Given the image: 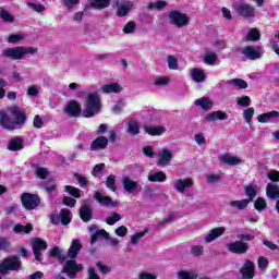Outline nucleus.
I'll list each match as a JSON object with an SVG mask.
<instances>
[{
  "label": "nucleus",
  "mask_w": 279,
  "mask_h": 279,
  "mask_svg": "<svg viewBox=\"0 0 279 279\" xmlns=\"http://www.w3.org/2000/svg\"><path fill=\"white\" fill-rule=\"evenodd\" d=\"M8 149L10 151H20L23 149V138L21 137H13L8 144Z\"/></svg>",
  "instance_id": "30"
},
{
  "label": "nucleus",
  "mask_w": 279,
  "mask_h": 279,
  "mask_svg": "<svg viewBox=\"0 0 279 279\" xmlns=\"http://www.w3.org/2000/svg\"><path fill=\"white\" fill-rule=\"evenodd\" d=\"M128 132H129V134H132L133 136L141 134V126L138 125V122L136 120L129 121Z\"/></svg>",
  "instance_id": "35"
},
{
  "label": "nucleus",
  "mask_w": 279,
  "mask_h": 279,
  "mask_svg": "<svg viewBox=\"0 0 279 279\" xmlns=\"http://www.w3.org/2000/svg\"><path fill=\"white\" fill-rule=\"evenodd\" d=\"M242 53H243V56L248 58V60H258V58H260V56H263V48L246 46L242 50Z\"/></svg>",
  "instance_id": "18"
},
{
  "label": "nucleus",
  "mask_w": 279,
  "mask_h": 279,
  "mask_svg": "<svg viewBox=\"0 0 279 279\" xmlns=\"http://www.w3.org/2000/svg\"><path fill=\"white\" fill-rule=\"evenodd\" d=\"M194 141L202 147L203 145H206V136L204 133H197L194 135Z\"/></svg>",
  "instance_id": "59"
},
{
  "label": "nucleus",
  "mask_w": 279,
  "mask_h": 279,
  "mask_svg": "<svg viewBox=\"0 0 279 279\" xmlns=\"http://www.w3.org/2000/svg\"><path fill=\"white\" fill-rule=\"evenodd\" d=\"M257 266L259 271H267V267H269V259L265 256H260L257 259Z\"/></svg>",
  "instance_id": "46"
},
{
  "label": "nucleus",
  "mask_w": 279,
  "mask_h": 279,
  "mask_svg": "<svg viewBox=\"0 0 279 279\" xmlns=\"http://www.w3.org/2000/svg\"><path fill=\"white\" fill-rule=\"evenodd\" d=\"M80 250H82V243H80V240H72L71 246L68 251V256L70 258H75L77 254H80Z\"/></svg>",
  "instance_id": "29"
},
{
  "label": "nucleus",
  "mask_w": 279,
  "mask_h": 279,
  "mask_svg": "<svg viewBox=\"0 0 279 279\" xmlns=\"http://www.w3.org/2000/svg\"><path fill=\"white\" fill-rule=\"evenodd\" d=\"M20 267L21 260H19L17 257H9L0 264V274H5V271H16Z\"/></svg>",
  "instance_id": "7"
},
{
  "label": "nucleus",
  "mask_w": 279,
  "mask_h": 279,
  "mask_svg": "<svg viewBox=\"0 0 279 279\" xmlns=\"http://www.w3.org/2000/svg\"><path fill=\"white\" fill-rule=\"evenodd\" d=\"M169 21L172 25L177 27H186L189 25V15L180 12V11H172L169 13Z\"/></svg>",
  "instance_id": "6"
},
{
  "label": "nucleus",
  "mask_w": 279,
  "mask_h": 279,
  "mask_svg": "<svg viewBox=\"0 0 279 279\" xmlns=\"http://www.w3.org/2000/svg\"><path fill=\"white\" fill-rule=\"evenodd\" d=\"M36 175H37V178H40V180H45V178H47V175H49V171H47L46 168H37Z\"/></svg>",
  "instance_id": "63"
},
{
  "label": "nucleus",
  "mask_w": 279,
  "mask_h": 279,
  "mask_svg": "<svg viewBox=\"0 0 279 279\" xmlns=\"http://www.w3.org/2000/svg\"><path fill=\"white\" fill-rule=\"evenodd\" d=\"M189 75L191 80H193L196 84H202V82H206V72L199 68H194L189 71Z\"/></svg>",
  "instance_id": "24"
},
{
  "label": "nucleus",
  "mask_w": 279,
  "mask_h": 279,
  "mask_svg": "<svg viewBox=\"0 0 279 279\" xmlns=\"http://www.w3.org/2000/svg\"><path fill=\"white\" fill-rule=\"evenodd\" d=\"M123 189L129 195H134L137 191H141V186L138 182L132 181V179L124 177L122 179Z\"/></svg>",
  "instance_id": "17"
},
{
  "label": "nucleus",
  "mask_w": 279,
  "mask_h": 279,
  "mask_svg": "<svg viewBox=\"0 0 279 279\" xmlns=\"http://www.w3.org/2000/svg\"><path fill=\"white\" fill-rule=\"evenodd\" d=\"M243 117L246 123H252V117H254V108H247L243 111Z\"/></svg>",
  "instance_id": "58"
},
{
  "label": "nucleus",
  "mask_w": 279,
  "mask_h": 279,
  "mask_svg": "<svg viewBox=\"0 0 279 279\" xmlns=\"http://www.w3.org/2000/svg\"><path fill=\"white\" fill-rule=\"evenodd\" d=\"M169 82H171V77L169 76H158L155 78V86H168Z\"/></svg>",
  "instance_id": "48"
},
{
  "label": "nucleus",
  "mask_w": 279,
  "mask_h": 279,
  "mask_svg": "<svg viewBox=\"0 0 279 279\" xmlns=\"http://www.w3.org/2000/svg\"><path fill=\"white\" fill-rule=\"evenodd\" d=\"M247 40H259L260 39V32L256 28H252L247 36H246Z\"/></svg>",
  "instance_id": "54"
},
{
  "label": "nucleus",
  "mask_w": 279,
  "mask_h": 279,
  "mask_svg": "<svg viewBox=\"0 0 279 279\" xmlns=\"http://www.w3.org/2000/svg\"><path fill=\"white\" fill-rule=\"evenodd\" d=\"M100 92L104 95H111V94L119 95L120 93H123V86L117 82H111L102 85L100 87Z\"/></svg>",
  "instance_id": "14"
},
{
  "label": "nucleus",
  "mask_w": 279,
  "mask_h": 279,
  "mask_svg": "<svg viewBox=\"0 0 279 279\" xmlns=\"http://www.w3.org/2000/svg\"><path fill=\"white\" fill-rule=\"evenodd\" d=\"M168 66L171 69V71H177L178 69V59L173 56H169L167 58Z\"/></svg>",
  "instance_id": "57"
},
{
  "label": "nucleus",
  "mask_w": 279,
  "mask_h": 279,
  "mask_svg": "<svg viewBox=\"0 0 279 279\" xmlns=\"http://www.w3.org/2000/svg\"><path fill=\"white\" fill-rule=\"evenodd\" d=\"M267 175L271 182H279V172L278 171L272 170V171L268 172Z\"/></svg>",
  "instance_id": "64"
},
{
  "label": "nucleus",
  "mask_w": 279,
  "mask_h": 279,
  "mask_svg": "<svg viewBox=\"0 0 279 279\" xmlns=\"http://www.w3.org/2000/svg\"><path fill=\"white\" fill-rule=\"evenodd\" d=\"M0 19L5 21V23H14V16H12L5 9H0Z\"/></svg>",
  "instance_id": "49"
},
{
  "label": "nucleus",
  "mask_w": 279,
  "mask_h": 279,
  "mask_svg": "<svg viewBox=\"0 0 279 279\" xmlns=\"http://www.w3.org/2000/svg\"><path fill=\"white\" fill-rule=\"evenodd\" d=\"M89 3L95 10H104L110 5V0H89Z\"/></svg>",
  "instance_id": "36"
},
{
  "label": "nucleus",
  "mask_w": 279,
  "mask_h": 279,
  "mask_svg": "<svg viewBox=\"0 0 279 279\" xmlns=\"http://www.w3.org/2000/svg\"><path fill=\"white\" fill-rule=\"evenodd\" d=\"M77 3H80V0H63V5L66 10H73Z\"/></svg>",
  "instance_id": "62"
},
{
  "label": "nucleus",
  "mask_w": 279,
  "mask_h": 279,
  "mask_svg": "<svg viewBox=\"0 0 279 279\" xmlns=\"http://www.w3.org/2000/svg\"><path fill=\"white\" fill-rule=\"evenodd\" d=\"M204 120L208 121V123H215V121H228V113L221 110L213 111L210 113H207Z\"/></svg>",
  "instance_id": "21"
},
{
  "label": "nucleus",
  "mask_w": 279,
  "mask_h": 279,
  "mask_svg": "<svg viewBox=\"0 0 279 279\" xmlns=\"http://www.w3.org/2000/svg\"><path fill=\"white\" fill-rule=\"evenodd\" d=\"M195 106L203 108V110H213V100L210 98H198L194 101Z\"/></svg>",
  "instance_id": "31"
},
{
  "label": "nucleus",
  "mask_w": 279,
  "mask_h": 279,
  "mask_svg": "<svg viewBox=\"0 0 279 279\" xmlns=\"http://www.w3.org/2000/svg\"><path fill=\"white\" fill-rule=\"evenodd\" d=\"M64 112L68 117H80V114H82V107H80L77 101L72 100L65 106Z\"/></svg>",
  "instance_id": "22"
},
{
  "label": "nucleus",
  "mask_w": 279,
  "mask_h": 279,
  "mask_svg": "<svg viewBox=\"0 0 279 279\" xmlns=\"http://www.w3.org/2000/svg\"><path fill=\"white\" fill-rule=\"evenodd\" d=\"M108 147V137L99 136L90 145L92 151H97V149H106Z\"/></svg>",
  "instance_id": "27"
},
{
  "label": "nucleus",
  "mask_w": 279,
  "mask_h": 279,
  "mask_svg": "<svg viewBox=\"0 0 279 279\" xmlns=\"http://www.w3.org/2000/svg\"><path fill=\"white\" fill-rule=\"evenodd\" d=\"M276 119H279L278 111H269L257 117L258 123H274Z\"/></svg>",
  "instance_id": "26"
},
{
  "label": "nucleus",
  "mask_w": 279,
  "mask_h": 279,
  "mask_svg": "<svg viewBox=\"0 0 279 279\" xmlns=\"http://www.w3.org/2000/svg\"><path fill=\"white\" fill-rule=\"evenodd\" d=\"M104 169H106V165L98 163L94 167L92 174L95 178H101V173H104Z\"/></svg>",
  "instance_id": "52"
},
{
  "label": "nucleus",
  "mask_w": 279,
  "mask_h": 279,
  "mask_svg": "<svg viewBox=\"0 0 279 279\" xmlns=\"http://www.w3.org/2000/svg\"><path fill=\"white\" fill-rule=\"evenodd\" d=\"M89 232L92 234V241H90L92 245H95L98 239L102 236L104 239H107L111 247H119V240L117 238H110V233H108V231L104 229L99 230L97 226H92L89 227Z\"/></svg>",
  "instance_id": "5"
},
{
  "label": "nucleus",
  "mask_w": 279,
  "mask_h": 279,
  "mask_svg": "<svg viewBox=\"0 0 279 279\" xmlns=\"http://www.w3.org/2000/svg\"><path fill=\"white\" fill-rule=\"evenodd\" d=\"M124 34H134L136 32V22L130 21L123 27Z\"/></svg>",
  "instance_id": "51"
},
{
  "label": "nucleus",
  "mask_w": 279,
  "mask_h": 279,
  "mask_svg": "<svg viewBox=\"0 0 279 279\" xmlns=\"http://www.w3.org/2000/svg\"><path fill=\"white\" fill-rule=\"evenodd\" d=\"M64 191H65V193H68L69 195H72V197H75L76 199H80L82 197V195L80 193V189H77V187H73L71 185H65Z\"/></svg>",
  "instance_id": "44"
},
{
  "label": "nucleus",
  "mask_w": 279,
  "mask_h": 279,
  "mask_svg": "<svg viewBox=\"0 0 279 279\" xmlns=\"http://www.w3.org/2000/svg\"><path fill=\"white\" fill-rule=\"evenodd\" d=\"M25 121H27L25 110L21 107L12 106L0 111V125L4 130H19L25 125Z\"/></svg>",
  "instance_id": "1"
},
{
  "label": "nucleus",
  "mask_w": 279,
  "mask_h": 279,
  "mask_svg": "<svg viewBox=\"0 0 279 279\" xmlns=\"http://www.w3.org/2000/svg\"><path fill=\"white\" fill-rule=\"evenodd\" d=\"M171 160H173V151L167 148L159 150L157 155V165L159 167H168V165H171Z\"/></svg>",
  "instance_id": "11"
},
{
  "label": "nucleus",
  "mask_w": 279,
  "mask_h": 279,
  "mask_svg": "<svg viewBox=\"0 0 279 279\" xmlns=\"http://www.w3.org/2000/svg\"><path fill=\"white\" fill-rule=\"evenodd\" d=\"M146 234H147V230H144L131 235V239H130L131 245H138V242L141 241V239H143V236H145Z\"/></svg>",
  "instance_id": "42"
},
{
  "label": "nucleus",
  "mask_w": 279,
  "mask_h": 279,
  "mask_svg": "<svg viewBox=\"0 0 279 279\" xmlns=\"http://www.w3.org/2000/svg\"><path fill=\"white\" fill-rule=\"evenodd\" d=\"M108 226H114L118 221H121V215L118 213L112 214L111 216L107 217Z\"/></svg>",
  "instance_id": "55"
},
{
  "label": "nucleus",
  "mask_w": 279,
  "mask_h": 279,
  "mask_svg": "<svg viewBox=\"0 0 279 279\" xmlns=\"http://www.w3.org/2000/svg\"><path fill=\"white\" fill-rule=\"evenodd\" d=\"M99 110H101L99 95H97V93H89L85 98L83 117L90 119V117H95Z\"/></svg>",
  "instance_id": "2"
},
{
  "label": "nucleus",
  "mask_w": 279,
  "mask_h": 279,
  "mask_svg": "<svg viewBox=\"0 0 279 279\" xmlns=\"http://www.w3.org/2000/svg\"><path fill=\"white\" fill-rule=\"evenodd\" d=\"M179 279H197V270H181L178 272Z\"/></svg>",
  "instance_id": "37"
},
{
  "label": "nucleus",
  "mask_w": 279,
  "mask_h": 279,
  "mask_svg": "<svg viewBox=\"0 0 279 279\" xmlns=\"http://www.w3.org/2000/svg\"><path fill=\"white\" fill-rule=\"evenodd\" d=\"M47 250V242L43 239H35L33 240V252L35 255L36 260H43V252Z\"/></svg>",
  "instance_id": "13"
},
{
  "label": "nucleus",
  "mask_w": 279,
  "mask_h": 279,
  "mask_svg": "<svg viewBox=\"0 0 279 279\" xmlns=\"http://www.w3.org/2000/svg\"><path fill=\"white\" fill-rule=\"evenodd\" d=\"M107 189H110V191H117V185H114V175L110 174L106 182Z\"/></svg>",
  "instance_id": "60"
},
{
  "label": "nucleus",
  "mask_w": 279,
  "mask_h": 279,
  "mask_svg": "<svg viewBox=\"0 0 279 279\" xmlns=\"http://www.w3.org/2000/svg\"><path fill=\"white\" fill-rule=\"evenodd\" d=\"M193 184V179L191 178L175 179L172 182V186L177 193H184L185 191H189Z\"/></svg>",
  "instance_id": "10"
},
{
  "label": "nucleus",
  "mask_w": 279,
  "mask_h": 279,
  "mask_svg": "<svg viewBox=\"0 0 279 279\" xmlns=\"http://www.w3.org/2000/svg\"><path fill=\"white\" fill-rule=\"evenodd\" d=\"M95 199L100 206H106L107 208H117V206H119L117 202L112 201L109 196L101 194V192L95 193Z\"/></svg>",
  "instance_id": "19"
},
{
  "label": "nucleus",
  "mask_w": 279,
  "mask_h": 279,
  "mask_svg": "<svg viewBox=\"0 0 279 279\" xmlns=\"http://www.w3.org/2000/svg\"><path fill=\"white\" fill-rule=\"evenodd\" d=\"M245 193L248 197V201L252 202V199H254V197H256V193H258V187L257 186H246L245 187Z\"/></svg>",
  "instance_id": "50"
},
{
  "label": "nucleus",
  "mask_w": 279,
  "mask_h": 279,
  "mask_svg": "<svg viewBox=\"0 0 279 279\" xmlns=\"http://www.w3.org/2000/svg\"><path fill=\"white\" fill-rule=\"evenodd\" d=\"M238 106H242L243 108H247L250 104H252V99L248 96H242L236 99Z\"/></svg>",
  "instance_id": "56"
},
{
  "label": "nucleus",
  "mask_w": 279,
  "mask_h": 279,
  "mask_svg": "<svg viewBox=\"0 0 279 279\" xmlns=\"http://www.w3.org/2000/svg\"><path fill=\"white\" fill-rule=\"evenodd\" d=\"M233 10L235 14L242 16V19H256V7L245 1L234 2Z\"/></svg>",
  "instance_id": "4"
},
{
  "label": "nucleus",
  "mask_w": 279,
  "mask_h": 279,
  "mask_svg": "<svg viewBox=\"0 0 279 279\" xmlns=\"http://www.w3.org/2000/svg\"><path fill=\"white\" fill-rule=\"evenodd\" d=\"M149 182H167V174L165 172H149L148 174Z\"/></svg>",
  "instance_id": "32"
},
{
  "label": "nucleus",
  "mask_w": 279,
  "mask_h": 279,
  "mask_svg": "<svg viewBox=\"0 0 279 279\" xmlns=\"http://www.w3.org/2000/svg\"><path fill=\"white\" fill-rule=\"evenodd\" d=\"M26 5L27 8H29L34 12H38L39 14L47 10V8L40 3L26 2Z\"/></svg>",
  "instance_id": "47"
},
{
  "label": "nucleus",
  "mask_w": 279,
  "mask_h": 279,
  "mask_svg": "<svg viewBox=\"0 0 279 279\" xmlns=\"http://www.w3.org/2000/svg\"><path fill=\"white\" fill-rule=\"evenodd\" d=\"M117 236L123 238L128 235V227L121 226L114 230Z\"/></svg>",
  "instance_id": "61"
},
{
  "label": "nucleus",
  "mask_w": 279,
  "mask_h": 279,
  "mask_svg": "<svg viewBox=\"0 0 279 279\" xmlns=\"http://www.w3.org/2000/svg\"><path fill=\"white\" fill-rule=\"evenodd\" d=\"M229 206H231L232 208H236L238 210H245V208L250 206V199L244 198L241 201H232L229 203Z\"/></svg>",
  "instance_id": "33"
},
{
  "label": "nucleus",
  "mask_w": 279,
  "mask_h": 279,
  "mask_svg": "<svg viewBox=\"0 0 279 279\" xmlns=\"http://www.w3.org/2000/svg\"><path fill=\"white\" fill-rule=\"evenodd\" d=\"M218 57L217 53L213 51H208L204 56V62L205 64H208L209 66H213L217 63Z\"/></svg>",
  "instance_id": "38"
},
{
  "label": "nucleus",
  "mask_w": 279,
  "mask_h": 279,
  "mask_svg": "<svg viewBox=\"0 0 279 279\" xmlns=\"http://www.w3.org/2000/svg\"><path fill=\"white\" fill-rule=\"evenodd\" d=\"M266 195L270 199H278L279 197V185L275 183H268L266 186Z\"/></svg>",
  "instance_id": "28"
},
{
  "label": "nucleus",
  "mask_w": 279,
  "mask_h": 279,
  "mask_svg": "<svg viewBox=\"0 0 279 279\" xmlns=\"http://www.w3.org/2000/svg\"><path fill=\"white\" fill-rule=\"evenodd\" d=\"M163 8H167V1L165 0L148 3V10H163Z\"/></svg>",
  "instance_id": "43"
},
{
  "label": "nucleus",
  "mask_w": 279,
  "mask_h": 279,
  "mask_svg": "<svg viewBox=\"0 0 279 279\" xmlns=\"http://www.w3.org/2000/svg\"><path fill=\"white\" fill-rule=\"evenodd\" d=\"M32 230H34V227H32V225H15L13 228V232H15V234H21V232H24V234H29Z\"/></svg>",
  "instance_id": "41"
},
{
  "label": "nucleus",
  "mask_w": 279,
  "mask_h": 279,
  "mask_svg": "<svg viewBox=\"0 0 279 279\" xmlns=\"http://www.w3.org/2000/svg\"><path fill=\"white\" fill-rule=\"evenodd\" d=\"M219 160L220 162H223V165H229V167H239V165H243V162H245L243 158L228 153L220 155Z\"/></svg>",
  "instance_id": "12"
},
{
  "label": "nucleus",
  "mask_w": 279,
  "mask_h": 279,
  "mask_svg": "<svg viewBox=\"0 0 279 279\" xmlns=\"http://www.w3.org/2000/svg\"><path fill=\"white\" fill-rule=\"evenodd\" d=\"M23 40H25V34L23 33L11 34L8 37V43L10 45H16L19 43H23Z\"/></svg>",
  "instance_id": "39"
},
{
  "label": "nucleus",
  "mask_w": 279,
  "mask_h": 279,
  "mask_svg": "<svg viewBox=\"0 0 279 279\" xmlns=\"http://www.w3.org/2000/svg\"><path fill=\"white\" fill-rule=\"evenodd\" d=\"M134 5H136V2L132 0H123L118 4L117 14L119 16H128V13L134 10Z\"/></svg>",
  "instance_id": "16"
},
{
  "label": "nucleus",
  "mask_w": 279,
  "mask_h": 279,
  "mask_svg": "<svg viewBox=\"0 0 279 279\" xmlns=\"http://www.w3.org/2000/svg\"><path fill=\"white\" fill-rule=\"evenodd\" d=\"M227 250L232 254H245L250 247L247 243L242 241H235L227 244Z\"/></svg>",
  "instance_id": "15"
},
{
  "label": "nucleus",
  "mask_w": 279,
  "mask_h": 279,
  "mask_svg": "<svg viewBox=\"0 0 279 279\" xmlns=\"http://www.w3.org/2000/svg\"><path fill=\"white\" fill-rule=\"evenodd\" d=\"M254 206L256 208V210H265V208H267V201H265V198L263 197H258L255 203Z\"/></svg>",
  "instance_id": "53"
},
{
  "label": "nucleus",
  "mask_w": 279,
  "mask_h": 279,
  "mask_svg": "<svg viewBox=\"0 0 279 279\" xmlns=\"http://www.w3.org/2000/svg\"><path fill=\"white\" fill-rule=\"evenodd\" d=\"M38 49L34 47H14V48H7L2 51V56L4 58H10L11 60H23L27 53L34 56L37 53Z\"/></svg>",
  "instance_id": "3"
},
{
  "label": "nucleus",
  "mask_w": 279,
  "mask_h": 279,
  "mask_svg": "<svg viewBox=\"0 0 279 279\" xmlns=\"http://www.w3.org/2000/svg\"><path fill=\"white\" fill-rule=\"evenodd\" d=\"M80 216L83 221H90V217H93V211L90 210V206L83 205L80 210Z\"/></svg>",
  "instance_id": "34"
},
{
  "label": "nucleus",
  "mask_w": 279,
  "mask_h": 279,
  "mask_svg": "<svg viewBox=\"0 0 279 279\" xmlns=\"http://www.w3.org/2000/svg\"><path fill=\"white\" fill-rule=\"evenodd\" d=\"M254 269H256V267L254 266V263L252 260L247 259L241 269V274H242L243 278L244 279L254 278Z\"/></svg>",
  "instance_id": "25"
},
{
  "label": "nucleus",
  "mask_w": 279,
  "mask_h": 279,
  "mask_svg": "<svg viewBox=\"0 0 279 279\" xmlns=\"http://www.w3.org/2000/svg\"><path fill=\"white\" fill-rule=\"evenodd\" d=\"M144 130L146 134H148L149 136H162V134L167 132V126L162 124H157V125L150 124V125H144Z\"/></svg>",
  "instance_id": "20"
},
{
  "label": "nucleus",
  "mask_w": 279,
  "mask_h": 279,
  "mask_svg": "<svg viewBox=\"0 0 279 279\" xmlns=\"http://www.w3.org/2000/svg\"><path fill=\"white\" fill-rule=\"evenodd\" d=\"M228 84L235 86V88H247V82L241 78H232L228 81Z\"/></svg>",
  "instance_id": "45"
},
{
  "label": "nucleus",
  "mask_w": 279,
  "mask_h": 279,
  "mask_svg": "<svg viewBox=\"0 0 279 279\" xmlns=\"http://www.w3.org/2000/svg\"><path fill=\"white\" fill-rule=\"evenodd\" d=\"M60 217L62 226H69V223H71V219H73V215L69 209H62L60 213Z\"/></svg>",
  "instance_id": "40"
},
{
  "label": "nucleus",
  "mask_w": 279,
  "mask_h": 279,
  "mask_svg": "<svg viewBox=\"0 0 279 279\" xmlns=\"http://www.w3.org/2000/svg\"><path fill=\"white\" fill-rule=\"evenodd\" d=\"M225 233H226V229L223 227L214 228L204 238V241L205 243H213V241H217L219 236H223Z\"/></svg>",
  "instance_id": "23"
},
{
  "label": "nucleus",
  "mask_w": 279,
  "mask_h": 279,
  "mask_svg": "<svg viewBox=\"0 0 279 279\" xmlns=\"http://www.w3.org/2000/svg\"><path fill=\"white\" fill-rule=\"evenodd\" d=\"M82 269H84V266H82V264H77L75 260L69 259L63 265L62 272L68 274L70 278H75L76 274L82 271Z\"/></svg>",
  "instance_id": "8"
},
{
  "label": "nucleus",
  "mask_w": 279,
  "mask_h": 279,
  "mask_svg": "<svg viewBox=\"0 0 279 279\" xmlns=\"http://www.w3.org/2000/svg\"><path fill=\"white\" fill-rule=\"evenodd\" d=\"M21 199L26 210H34V208H37L38 204H40V198H38L37 195H33L29 193H24Z\"/></svg>",
  "instance_id": "9"
}]
</instances>
